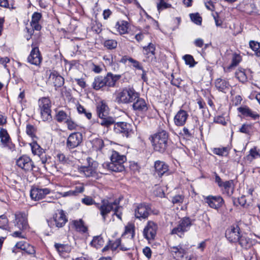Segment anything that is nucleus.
<instances>
[{"label":"nucleus","mask_w":260,"mask_h":260,"mask_svg":"<svg viewBox=\"0 0 260 260\" xmlns=\"http://www.w3.org/2000/svg\"><path fill=\"white\" fill-rule=\"evenodd\" d=\"M190 17L192 21L197 25H201L202 24V17L200 16L199 13L190 14Z\"/></svg>","instance_id":"nucleus-52"},{"label":"nucleus","mask_w":260,"mask_h":260,"mask_svg":"<svg viewBox=\"0 0 260 260\" xmlns=\"http://www.w3.org/2000/svg\"><path fill=\"white\" fill-rule=\"evenodd\" d=\"M184 200V197L181 195H177L173 197L172 199V202L175 204H181Z\"/></svg>","instance_id":"nucleus-58"},{"label":"nucleus","mask_w":260,"mask_h":260,"mask_svg":"<svg viewBox=\"0 0 260 260\" xmlns=\"http://www.w3.org/2000/svg\"><path fill=\"white\" fill-rule=\"evenodd\" d=\"M240 246L245 249L250 247L251 246V242L250 240L247 237L241 235L239 237V240L237 241Z\"/></svg>","instance_id":"nucleus-36"},{"label":"nucleus","mask_w":260,"mask_h":260,"mask_svg":"<svg viewBox=\"0 0 260 260\" xmlns=\"http://www.w3.org/2000/svg\"><path fill=\"white\" fill-rule=\"evenodd\" d=\"M135 235V226L132 223H128L125 227V231L122 236L131 237L134 238Z\"/></svg>","instance_id":"nucleus-39"},{"label":"nucleus","mask_w":260,"mask_h":260,"mask_svg":"<svg viewBox=\"0 0 260 260\" xmlns=\"http://www.w3.org/2000/svg\"><path fill=\"white\" fill-rule=\"evenodd\" d=\"M82 141V135L80 133H74L68 137L66 146L67 148L71 150L78 147Z\"/></svg>","instance_id":"nucleus-11"},{"label":"nucleus","mask_w":260,"mask_h":260,"mask_svg":"<svg viewBox=\"0 0 260 260\" xmlns=\"http://www.w3.org/2000/svg\"><path fill=\"white\" fill-rule=\"evenodd\" d=\"M259 155L258 152L256 151V148L251 149L249 151V154L247 155L246 158L247 160L252 161L253 159L255 158L257 156Z\"/></svg>","instance_id":"nucleus-55"},{"label":"nucleus","mask_w":260,"mask_h":260,"mask_svg":"<svg viewBox=\"0 0 260 260\" xmlns=\"http://www.w3.org/2000/svg\"><path fill=\"white\" fill-rule=\"evenodd\" d=\"M74 225L78 231L85 233L87 231V228L84 224V222L82 220L80 219L79 220H74L73 221Z\"/></svg>","instance_id":"nucleus-41"},{"label":"nucleus","mask_w":260,"mask_h":260,"mask_svg":"<svg viewBox=\"0 0 260 260\" xmlns=\"http://www.w3.org/2000/svg\"><path fill=\"white\" fill-rule=\"evenodd\" d=\"M241 61V56L238 54H234L232 58V63L229 66V69H231L237 66L240 62Z\"/></svg>","instance_id":"nucleus-47"},{"label":"nucleus","mask_w":260,"mask_h":260,"mask_svg":"<svg viewBox=\"0 0 260 260\" xmlns=\"http://www.w3.org/2000/svg\"><path fill=\"white\" fill-rule=\"evenodd\" d=\"M170 251L176 260H183L184 256L186 253V250L183 248L180 245L170 247Z\"/></svg>","instance_id":"nucleus-18"},{"label":"nucleus","mask_w":260,"mask_h":260,"mask_svg":"<svg viewBox=\"0 0 260 260\" xmlns=\"http://www.w3.org/2000/svg\"><path fill=\"white\" fill-rule=\"evenodd\" d=\"M92 86L96 90L106 86L104 77L100 76L96 77L92 83Z\"/></svg>","instance_id":"nucleus-31"},{"label":"nucleus","mask_w":260,"mask_h":260,"mask_svg":"<svg viewBox=\"0 0 260 260\" xmlns=\"http://www.w3.org/2000/svg\"><path fill=\"white\" fill-rule=\"evenodd\" d=\"M82 202L86 205H91L95 203L94 201L90 197H85L82 199Z\"/></svg>","instance_id":"nucleus-62"},{"label":"nucleus","mask_w":260,"mask_h":260,"mask_svg":"<svg viewBox=\"0 0 260 260\" xmlns=\"http://www.w3.org/2000/svg\"><path fill=\"white\" fill-rule=\"evenodd\" d=\"M0 139L1 143L6 146L10 140V137L6 131L4 129L0 131Z\"/></svg>","instance_id":"nucleus-44"},{"label":"nucleus","mask_w":260,"mask_h":260,"mask_svg":"<svg viewBox=\"0 0 260 260\" xmlns=\"http://www.w3.org/2000/svg\"><path fill=\"white\" fill-rule=\"evenodd\" d=\"M41 161L45 168L46 166L49 167H53L55 165L53 159L49 155H42V157H41Z\"/></svg>","instance_id":"nucleus-37"},{"label":"nucleus","mask_w":260,"mask_h":260,"mask_svg":"<svg viewBox=\"0 0 260 260\" xmlns=\"http://www.w3.org/2000/svg\"><path fill=\"white\" fill-rule=\"evenodd\" d=\"M15 226L20 230H26L28 224L27 223V216L25 213H19L15 214Z\"/></svg>","instance_id":"nucleus-13"},{"label":"nucleus","mask_w":260,"mask_h":260,"mask_svg":"<svg viewBox=\"0 0 260 260\" xmlns=\"http://www.w3.org/2000/svg\"><path fill=\"white\" fill-rule=\"evenodd\" d=\"M115 28L119 35L126 34L128 32L129 23L125 20H119L116 22Z\"/></svg>","instance_id":"nucleus-27"},{"label":"nucleus","mask_w":260,"mask_h":260,"mask_svg":"<svg viewBox=\"0 0 260 260\" xmlns=\"http://www.w3.org/2000/svg\"><path fill=\"white\" fill-rule=\"evenodd\" d=\"M238 110L244 116L249 117L253 120L258 119L260 117L258 114L253 111L247 106L240 107L238 108Z\"/></svg>","instance_id":"nucleus-23"},{"label":"nucleus","mask_w":260,"mask_h":260,"mask_svg":"<svg viewBox=\"0 0 260 260\" xmlns=\"http://www.w3.org/2000/svg\"><path fill=\"white\" fill-rule=\"evenodd\" d=\"M70 117L63 110L58 111L55 115L56 120L59 122H61L63 121L67 120Z\"/></svg>","instance_id":"nucleus-43"},{"label":"nucleus","mask_w":260,"mask_h":260,"mask_svg":"<svg viewBox=\"0 0 260 260\" xmlns=\"http://www.w3.org/2000/svg\"><path fill=\"white\" fill-rule=\"evenodd\" d=\"M240 236V229L237 224L232 225L225 232L226 238L232 243L237 242Z\"/></svg>","instance_id":"nucleus-10"},{"label":"nucleus","mask_w":260,"mask_h":260,"mask_svg":"<svg viewBox=\"0 0 260 260\" xmlns=\"http://www.w3.org/2000/svg\"><path fill=\"white\" fill-rule=\"evenodd\" d=\"M144 54L147 57L153 58L155 54V47L153 44L150 43L147 46L143 48Z\"/></svg>","instance_id":"nucleus-35"},{"label":"nucleus","mask_w":260,"mask_h":260,"mask_svg":"<svg viewBox=\"0 0 260 260\" xmlns=\"http://www.w3.org/2000/svg\"><path fill=\"white\" fill-rule=\"evenodd\" d=\"M42 17V15L40 13L35 12L33 14L31 17V21L30 23H39Z\"/></svg>","instance_id":"nucleus-61"},{"label":"nucleus","mask_w":260,"mask_h":260,"mask_svg":"<svg viewBox=\"0 0 260 260\" xmlns=\"http://www.w3.org/2000/svg\"><path fill=\"white\" fill-rule=\"evenodd\" d=\"M119 201L115 200L113 202H110L107 200H103L102 205L99 207L101 214L103 219L105 220L106 215L109 214L112 210H114V215L120 219H121L122 213L120 210L122 208L119 206Z\"/></svg>","instance_id":"nucleus-4"},{"label":"nucleus","mask_w":260,"mask_h":260,"mask_svg":"<svg viewBox=\"0 0 260 260\" xmlns=\"http://www.w3.org/2000/svg\"><path fill=\"white\" fill-rule=\"evenodd\" d=\"M99 119L98 122L101 125L106 127H108L115 122L114 119L112 117L109 116L108 115L106 116L99 117Z\"/></svg>","instance_id":"nucleus-32"},{"label":"nucleus","mask_w":260,"mask_h":260,"mask_svg":"<svg viewBox=\"0 0 260 260\" xmlns=\"http://www.w3.org/2000/svg\"><path fill=\"white\" fill-rule=\"evenodd\" d=\"M214 122L216 123L221 124L223 125L226 124V122L225 118L222 116H217L214 118Z\"/></svg>","instance_id":"nucleus-60"},{"label":"nucleus","mask_w":260,"mask_h":260,"mask_svg":"<svg viewBox=\"0 0 260 260\" xmlns=\"http://www.w3.org/2000/svg\"><path fill=\"white\" fill-rule=\"evenodd\" d=\"M39 105L42 118L43 121L52 119L51 115V102L47 98H43L39 101Z\"/></svg>","instance_id":"nucleus-5"},{"label":"nucleus","mask_w":260,"mask_h":260,"mask_svg":"<svg viewBox=\"0 0 260 260\" xmlns=\"http://www.w3.org/2000/svg\"><path fill=\"white\" fill-rule=\"evenodd\" d=\"M228 149L226 147H223L221 148H214L213 149V152L219 156L224 155L225 153H227Z\"/></svg>","instance_id":"nucleus-54"},{"label":"nucleus","mask_w":260,"mask_h":260,"mask_svg":"<svg viewBox=\"0 0 260 260\" xmlns=\"http://www.w3.org/2000/svg\"><path fill=\"white\" fill-rule=\"evenodd\" d=\"M49 81L52 82L55 87H60L64 84V78L54 71L49 75Z\"/></svg>","instance_id":"nucleus-21"},{"label":"nucleus","mask_w":260,"mask_h":260,"mask_svg":"<svg viewBox=\"0 0 260 260\" xmlns=\"http://www.w3.org/2000/svg\"><path fill=\"white\" fill-rule=\"evenodd\" d=\"M54 247L58 254L61 256H65L72 250L71 246L69 244L55 243Z\"/></svg>","instance_id":"nucleus-26"},{"label":"nucleus","mask_w":260,"mask_h":260,"mask_svg":"<svg viewBox=\"0 0 260 260\" xmlns=\"http://www.w3.org/2000/svg\"><path fill=\"white\" fill-rule=\"evenodd\" d=\"M96 111L99 117L106 116L108 115L109 108L106 103L102 101L98 104Z\"/></svg>","instance_id":"nucleus-29"},{"label":"nucleus","mask_w":260,"mask_h":260,"mask_svg":"<svg viewBox=\"0 0 260 260\" xmlns=\"http://www.w3.org/2000/svg\"><path fill=\"white\" fill-rule=\"evenodd\" d=\"M191 224V219L188 217H184L179 222L176 227L173 229L171 234H176L182 237L184 233L189 230Z\"/></svg>","instance_id":"nucleus-6"},{"label":"nucleus","mask_w":260,"mask_h":260,"mask_svg":"<svg viewBox=\"0 0 260 260\" xmlns=\"http://www.w3.org/2000/svg\"><path fill=\"white\" fill-rule=\"evenodd\" d=\"M168 133L162 130L152 135L149 139L154 150L164 153L168 146Z\"/></svg>","instance_id":"nucleus-1"},{"label":"nucleus","mask_w":260,"mask_h":260,"mask_svg":"<svg viewBox=\"0 0 260 260\" xmlns=\"http://www.w3.org/2000/svg\"><path fill=\"white\" fill-rule=\"evenodd\" d=\"M171 7V4L166 3L164 0L160 1L157 4V8L158 11L170 8Z\"/></svg>","instance_id":"nucleus-57"},{"label":"nucleus","mask_w":260,"mask_h":260,"mask_svg":"<svg viewBox=\"0 0 260 260\" xmlns=\"http://www.w3.org/2000/svg\"><path fill=\"white\" fill-rule=\"evenodd\" d=\"M104 46L109 50L115 49L117 46V42L115 40L108 39L104 41Z\"/></svg>","instance_id":"nucleus-45"},{"label":"nucleus","mask_w":260,"mask_h":260,"mask_svg":"<svg viewBox=\"0 0 260 260\" xmlns=\"http://www.w3.org/2000/svg\"><path fill=\"white\" fill-rule=\"evenodd\" d=\"M139 93L133 87L128 86L120 89L116 93V101L119 104H128L133 102L138 98Z\"/></svg>","instance_id":"nucleus-3"},{"label":"nucleus","mask_w":260,"mask_h":260,"mask_svg":"<svg viewBox=\"0 0 260 260\" xmlns=\"http://www.w3.org/2000/svg\"><path fill=\"white\" fill-rule=\"evenodd\" d=\"M118 247L120 249L121 241L120 239H117L115 241H109V244L106 245L103 249V251H107L109 248H110L112 251H115Z\"/></svg>","instance_id":"nucleus-33"},{"label":"nucleus","mask_w":260,"mask_h":260,"mask_svg":"<svg viewBox=\"0 0 260 260\" xmlns=\"http://www.w3.org/2000/svg\"><path fill=\"white\" fill-rule=\"evenodd\" d=\"M30 145L32 153L34 155H38L39 156L43 155L44 150L40 147L36 141H34L32 143H30Z\"/></svg>","instance_id":"nucleus-34"},{"label":"nucleus","mask_w":260,"mask_h":260,"mask_svg":"<svg viewBox=\"0 0 260 260\" xmlns=\"http://www.w3.org/2000/svg\"><path fill=\"white\" fill-rule=\"evenodd\" d=\"M111 162H105L103 167L113 172H122L124 170L123 163L126 161V157L120 154L116 151H112L110 156Z\"/></svg>","instance_id":"nucleus-2"},{"label":"nucleus","mask_w":260,"mask_h":260,"mask_svg":"<svg viewBox=\"0 0 260 260\" xmlns=\"http://www.w3.org/2000/svg\"><path fill=\"white\" fill-rule=\"evenodd\" d=\"M68 219L64 212L60 210L54 215L52 219L48 221V223L50 227L55 225L57 228H61L65 225Z\"/></svg>","instance_id":"nucleus-7"},{"label":"nucleus","mask_w":260,"mask_h":260,"mask_svg":"<svg viewBox=\"0 0 260 260\" xmlns=\"http://www.w3.org/2000/svg\"><path fill=\"white\" fill-rule=\"evenodd\" d=\"M120 240L121 241L120 250L122 251L129 250L134 246V238L132 236L131 237L122 236Z\"/></svg>","instance_id":"nucleus-19"},{"label":"nucleus","mask_w":260,"mask_h":260,"mask_svg":"<svg viewBox=\"0 0 260 260\" xmlns=\"http://www.w3.org/2000/svg\"><path fill=\"white\" fill-rule=\"evenodd\" d=\"M50 190L48 188L40 189L38 188H32L30 190L31 198L35 201H38L43 199L45 196L49 194Z\"/></svg>","instance_id":"nucleus-14"},{"label":"nucleus","mask_w":260,"mask_h":260,"mask_svg":"<svg viewBox=\"0 0 260 260\" xmlns=\"http://www.w3.org/2000/svg\"><path fill=\"white\" fill-rule=\"evenodd\" d=\"M80 171L83 173L86 177H89L95 174V171L92 167H83L80 169Z\"/></svg>","instance_id":"nucleus-38"},{"label":"nucleus","mask_w":260,"mask_h":260,"mask_svg":"<svg viewBox=\"0 0 260 260\" xmlns=\"http://www.w3.org/2000/svg\"><path fill=\"white\" fill-rule=\"evenodd\" d=\"M8 228V219L5 215L0 216V229L7 230Z\"/></svg>","instance_id":"nucleus-49"},{"label":"nucleus","mask_w":260,"mask_h":260,"mask_svg":"<svg viewBox=\"0 0 260 260\" xmlns=\"http://www.w3.org/2000/svg\"><path fill=\"white\" fill-rule=\"evenodd\" d=\"M188 117L187 112L183 110H180L174 118V123L178 126H183L185 124Z\"/></svg>","instance_id":"nucleus-17"},{"label":"nucleus","mask_w":260,"mask_h":260,"mask_svg":"<svg viewBox=\"0 0 260 260\" xmlns=\"http://www.w3.org/2000/svg\"><path fill=\"white\" fill-rule=\"evenodd\" d=\"M236 78L239 80V81L244 83L247 81V78L245 73L244 69H239L235 73Z\"/></svg>","instance_id":"nucleus-40"},{"label":"nucleus","mask_w":260,"mask_h":260,"mask_svg":"<svg viewBox=\"0 0 260 260\" xmlns=\"http://www.w3.org/2000/svg\"><path fill=\"white\" fill-rule=\"evenodd\" d=\"M16 165L25 172L32 170L34 162L31 159L26 155H23L19 157L16 161Z\"/></svg>","instance_id":"nucleus-9"},{"label":"nucleus","mask_w":260,"mask_h":260,"mask_svg":"<svg viewBox=\"0 0 260 260\" xmlns=\"http://www.w3.org/2000/svg\"><path fill=\"white\" fill-rule=\"evenodd\" d=\"M151 212V209L149 204L141 203L135 210V217L140 220L145 219L148 218Z\"/></svg>","instance_id":"nucleus-8"},{"label":"nucleus","mask_w":260,"mask_h":260,"mask_svg":"<svg viewBox=\"0 0 260 260\" xmlns=\"http://www.w3.org/2000/svg\"><path fill=\"white\" fill-rule=\"evenodd\" d=\"M120 75H115L111 73H108L107 75L104 77L106 85L109 87H114L116 85V83L121 78Z\"/></svg>","instance_id":"nucleus-24"},{"label":"nucleus","mask_w":260,"mask_h":260,"mask_svg":"<svg viewBox=\"0 0 260 260\" xmlns=\"http://www.w3.org/2000/svg\"><path fill=\"white\" fill-rule=\"evenodd\" d=\"M129 63H131L133 68L136 70H143V66H142L141 63L137 60L134 59L133 58H130Z\"/></svg>","instance_id":"nucleus-53"},{"label":"nucleus","mask_w":260,"mask_h":260,"mask_svg":"<svg viewBox=\"0 0 260 260\" xmlns=\"http://www.w3.org/2000/svg\"><path fill=\"white\" fill-rule=\"evenodd\" d=\"M136 100V102L133 104V108L135 111L141 112H145L147 111L148 106L144 99L140 98L139 95Z\"/></svg>","instance_id":"nucleus-20"},{"label":"nucleus","mask_w":260,"mask_h":260,"mask_svg":"<svg viewBox=\"0 0 260 260\" xmlns=\"http://www.w3.org/2000/svg\"><path fill=\"white\" fill-rule=\"evenodd\" d=\"M183 59L185 60V63L189 65L190 67H193L196 63L193 57L191 55L187 54L184 55Z\"/></svg>","instance_id":"nucleus-50"},{"label":"nucleus","mask_w":260,"mask_h":260,"mask_svg":"<svg viewBox=\"0 0 260 260\" xmlns=\"http://www.w3.org/2000/svg\"><path fill=\"white\" fill-rule=\"evenodd\" d=\"M65 122L67 125L68 129L70 131L77 129V127H78V124L74 121L71 117L68 119Z\"/></svg>","instance_id":"nucleus-48"},{"label":"nucleus","mask_w":260,"mask_h":260,"mask_svg":"<svg viewBox=\"0 0 260 260\" xmlns=\"http://www.w3.org/2000/svg\"><path fill=\"white\" fill-rule=\"evenodd\" d=\"M129 125L126 122H117L114 125V131L117 133H122L127 136Z\"/></svg>","instance_id":"nucleus-28"},{"label":"nucleus","mask_w":260,"mask_h":260,"mask_svg":"<svg viewBox=\"0 0 260 260\" xmlns=\"http://www.w3.org/2000/svg\"><path fill=\"white\" fill-rule=\"evenodd\" d=\"M36 131V129L34 126H33L31 124H29L26 125V133L28 135H29L33 139L34 138H36V135H35Z\"/></svg>","instance_id":"nucleus-46"},{"label":"nucleus","mask_w":260,"mask_h":260,"mask_svg":"<svg viewBox=\"0 0 260 260\" xmlns=\"http://www.w3.org/2000/svg\"><path fill=\"white\" fill-rule=\"evenodd\" d=\"M252 125L249 124H244L239 129V132L245 134H249L252 131Z\"/></svg>","instance_id":"nucleus-51"},{"label":"nucleus","mask_w":260,"mask_h":260,"mask_svg":"<svg viewBox=\"0 0 260 260\" xmlns=\"http://www.w3.org/2000/svg\"><path fill=\"white\" fill-rule=\"evenodd\" d=\"M56 159L61 164H67L69 161V159L65 155L62 153L58 152L56 155Z\"/></svg>","instance_id":"nucleus-56"},{"label":"nucleus","mask_w":260,"mask_h":260,"mask_svg":"<svg viewBox=\"0 0 260 260\" xmlns=\"http://www.w3.org/2000/svg\"><path fill=\"white\" fill-rule=\"evenodd\" d=\"M222 187L224 189V192L228 196H232L234 191V184L233 180H231L224 182L222 184Z\"/></svg>","instance_id":"nucleus-30"},{"label":"nucleus","mask_w":260,"mask_h":260,"mask_svg":"<svg viewBox=\"0 0 260 260\" xmlns=\"http://www.w3.org/2000/svg\"><path fill=\"white\" fill-rule=\"evenodd\" d=\"M104 243V241L103 237L101 236H97L93 238L91 242V244L95 248H99L103 245Z\"/></svg>","instance_id":"nucleus-42"},{"label":"nucleus","mask_w":260,"mask_h":260,"mask_svg":"<svg viewBox=\"0 0 260 260\" xmlns=\"http://www.w3.org/2000/svg\"><path fill=\"white\" fill-rule=\"evenodd\" d=\"M42 59L39 48L38 47L32 48L30 54L28 56V61L32 64L38 66L41 63Z\"/></svg>","instance_id":"nucleus-15"},{"label":"nucleus","mask_w":260,"mask_h":260,"mask_svg":"<svg viewBox=\"0 0 260 260\" xmlns=\"http://www.w3.org/2000/svg\"><path fill=\"white\" fill-rule=\"evenodd\" d=\"M206 203L208 205L214 209H217L221 207L223 202V200L220 196H209L205 199Z\"/></svg>","instance_id":"nucleus-16"},{"label":"nucleus","mask_w":260,"mask_h":260,"mask_svg":"<svg viewBox=\"0 0 260 260\" xmlns=\"http://www.w3.org/2000/svg\"><path fill=\"white\" fill-rule=\"evenodd\" d=\"M154 168L155 173L161 177L169 170L168 166L164 161L157 160L155 162Z\"/></svg>","instance_id":"nucleus-25"},{"label":"nucleus","mask_w":260,"mask_h":260,"mask_svg":"<svg viewBox=\"0 0 260 260\" xmlns=\"http://www.w3.org/2000/svg\"><path fill=\"white\" fill-rule=\"evenodd\" d=\"M214 84L216 89L223 93H226L230 90L231 86L227 80L221 78L217 79Z\"/></svg>","instance_id":"nucleus-22"},{"label":"nucleus","mask_w":260,"mask_h":260,"mask_svg":"<svg viewBox=\"0 0 260 260\" xmlns=\"http://www.w3.org/2000/svg\"><path fill=\"white\" fill-rule=\"evenodd\" d=\"M157 229V225L152 221H148L144 230V236L148 240L154 238Z\"/></svg>","instance_id":"nucleus-12"},{"label":"nucleus","mask_w":260,"mask_h":260,"mask_svg":"<svg viewBox=\"0 0 260 260\" xmlns=\"http://www.w3.org/2000/svg\"><path fill=\"white\" fill-rule=\"evenodd\" d=\"M249 46L255 52L259 49L260 47L259 44L253 41H250L249 42Z\"/></svg>","instance_id":"nucleus-64"},{"label":"nucleus","mask_w":260,"mask_h":260,"mask_svg":"<svg viewBox=\"0 0 260 260\" xmlns=\"http://www.w3.org/2000/svg\"><path fill=\"white\" fill-rule=\"evenodd\" d=\"M94 145L97 149L101 150L104 146V142L101 139H98L94 141Z\"/></svg>","instance_id":"nucleus-63"},{"label":"nucleus","mask_w":260,"mask_h":260,"mask_svg":"<svg viewBox=\"0 0 260 260\" xmlns=\"http://www.w3.org/2000/svg\"><path fill=\"white\" fill-rule=\"evenodd\" d=\"M25 244V248L23 249V250L25 251L26 253L29 254H35V250L34 247L29 245L28 243H26Z\"/></svg>","instance_id":"nucleus-59"}]
</instances>
